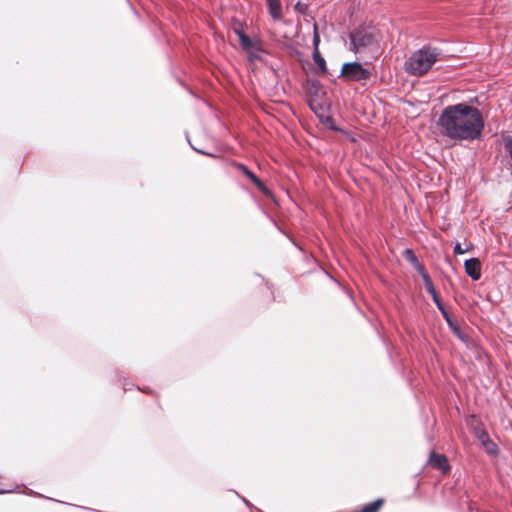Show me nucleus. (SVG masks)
I'll use <instances>...</instances> for the list:
<instances>
[{
    "mask_svg": "<svg viewBox=\"0 0 512 512\" xmlns=\"http://www.w3.org/2000/svg\"><path fill=\"white\" fill-rule=\"evenodd\" d=\"M436 126L440 135L446 139L473 142L481 138L485 120L477 107L461 102L444 107Z\"/></svg>",
    "mask_w": 512,
    "mask_h": 512,
    "instance_id": "obj_1",
    "label": "nucleus"
},
{
    "mask_svg": "<svg viewBox=\"0 0 512 512\" xmlns=\"http://www.w3.org/2000/svg\"><path fill=\"white\" fill-rule=\"evenodd\" d=\"M439 52L436 48L424 46L415 51L405 63L406 71L410 75L422 76L426 74L438 60Z\"/></svg>",
    "mask_w": 512,
    "mask_h": 512,
    "instance_id": "obj_2",
    "label": "nucleus"
},
{
    "mask_svg": "<svg viewBox=\"0 0 512 512\" xmlns=\"http://www.w3.org/2000/svg\"><path fill=\"white\" fill-rule=\"evenodd\" d=\"M350 50L357 53L377 42L374 29L359 27L349 34Z\"/></svg>",
    "mask_w": 512,
    "mask_h": 512,
    "instance_id": "obj_3",
    "label": "nucleus"
},
{
    "mask_svg": "<svg viewBox=\"0 0 512 512\" xmlns=\"http://www.w3.org/2000/svg\"><path fill=\"white\" fill-rule=\"evenodd\" d=\"M341 76L348 81L361 82L368 80L371 73L359 62H348L342 66Z\"/></svg>",
    "mask_w": 512,
    "mask_h": 512,
    "instance_id": "obj_4",
    "label": "nucleus"
},
{
    "mask_svg": "<svg viewBox=\"0 0 512 512\" xmlns=\"http://www.w3.org/2000/svg\"><path fill=\"white\" fill-rule=\"evenodd\" d=\"M235 167L249 178L262 193L266 195L270 193L264 183L247 166L242 163H235Z\"/></svg>",
    "mask_w": 512,
    "mask_h": 512,
    "instance_id": "obj_5",
    "label": "nucleus"
},
{
    "mask_svg": "<svg viewBox=\"0 0 512 512\" xmlns=\"http://www.w3.org/2000/svg\"><path fill=\"white\" fill-rule=\"evenodd\" d=\"M465 272L473 280H479L481 277V262L477 258H470L464 262Z\"/></svg>",
    "mask_w": 512,
    "mask_h": 512,
    "instance_id": "obj_6",
    "label": "nucleus"
},
{
    "mask_svg": "<svg viewBox=\"0 0 512 512\" xmlns=\"http://www.w3.org/2000/svg\"><path fill=\"white\" fill-rule=\"evenodd\" d=\"M429 465L435 469L440 470L443 474L449 470V464L446 456L441 454L431 453L429 458Z\"/></svg>",
    "mask_w": 512,
    "mask_h": 512,
    "instance_id": "obj_7",
    "label": "nucleus"
},
{
    "mask_svg": "<svg viewBox=\"0 0 512 512\" xmlns=\"http://www.w3.org/2000/svg\"><path fill=\"white\" fill-rule=\"evenodd\" d=\"M269 13L274 20L282 18V6L280 0H267Z\"/></svg>",
    "mask_w": 512,
    "mask_h": 512,
    "instance_id": "obj_8",
    "label": "nucleus"
},
{
    "mask_svg": "<svg viewBox=\"0 0 512 512\" xmlns=\"http://www.w3.org/2000/svg\"><path fill=\"white\" fill-rule=\"evenodd\" d=\"M481 441H482L483 446L485 447V450L489 454H491V455L497 454V452H498L497 445L492 440L489 439V437L486 433H483V435L481 436Z\"/></svg>",
    "mask_w": 512,
    "mask_h": 512,
    "instance_id": "obj_9",
    "label": "nucleus"
},
{
    "mask_svg": "<svg viewBox=\"0 0 512 512\" xmlns=\"http://www.w3.org/2000/svg\"><path fill=\"white\" fill-rule=\"evenodd\" d=\"M383 504H384V499L378 498L377 500H375L367 505H364L360 510H358L356 512H378Z\"/></svg>",
    "mask_w": 512,
    "mask_h": 512,
    "instance_id": "obj_10",
    "label": "nucleus"
},
{
    "mask_svg": "<svg viewBox=\"0 0 512 512\" xmlns=\"http://www.w3.org/2000/svg\"><path fill=\"white\" fill-rule=\"evenodd\" d=\"M313 60H314L315 64L318 66V68L320 69V71L322 73H326L327 72L326 61L321 56L319 51H313Z\"/></svg>",
    "mask_w": 512,
    "mask_h": 512,
    "instance_id": "obj_11",
    "label": "nucleus"
},
{
    "mask_svg": "<svg viewBox=\"0 0 512 512\" xmlns=\"http://www.w3.org/2000/svg\"><path fill=\"white\" fill-rule=\"evenodd\" d=\"M438 310L440 311V313L442 314L443 318L445 319L446 323L448 324V326L454 330L455 332H458L459 331V328L458 326L454 323V321L452 320V318L450 317L448 311L446 310V308L443 306H441L440 308H438Z\"/></svg>",
    "mask_w": 512,
    "mask_h": 512,
    "instance_id": "obj_12",
    "label": "nucleus"
},
{
    "mask_svg": "<svg viewBox=\"0 0 512 512\" xmlns=\"http://www.w3.org/2000/svg\"><path fill=\"white\" fill-rule=\"evenodd\" d=\"M426 291L431 295L432 300L435 303L437 308H440L441 306H443V303H442L434 285L431 287H428L426 289Z\"/></svg>",
    "mask_w": 512,
    "mask_h": 512,
    "instance_id": "obj_13",
    "label": "nucleus"
},
{
    "mask_svg": "<svg viewBox=\"0 0 512 512\" xmlns=\"http://www.w3.org/2000/svg\"><path fill=\"white\" fill-rule=\"evenodd\" d=\"M239 41H240L241 47L244 50L250 51L253 48V43H252L251 39L246 34L240 35Z\"/></svg>",
    "mask_w": 512,
    "mask_h": 512,
    "instance_id": "obj_14",
    "label": "nucleus"
},
{
    "mask_svg": "<svg viewBox=\"0 0 512 512\" xmlns=\"http://www.w3.org/2000/svg\"><path fill=\"white\" fill-rule=\"evenodd\" d=\"M16 488L15 482H0V494L13 492Z\"/></svg>",
    "mask_w": 512,
    "mask_h": 512,
    "instance_id": "obj_15",
    "label": "nucleus"
},
{
    "mask_svg": "<svg viewBox=\"0 0 512 512\" xmlns=\"http://www.w3.org/2000/svg\"><path fill=\"white\" fill-rule=\"evenodd\" d=\"M232 30L238 37H240L242 34H245L244 24L238 20L233 21Z\"/></svg>",
    "mask_w": 512,
    "mask_h": 512,
    "instance_id": "obj_16",
    "label": "nucleus"
},
{
    "mask_svg": "<svg viewBox=\"0 0 512 512\" xmlns=\"http://www.w3.org/2000/svg\"><path fill=\"white\" fill-rule=\"evenodd\" d=\"M308 4L306 3H302L300 1H298L295 5H294V10L300 14H303V15H306L307 12H308Z\"/></svg>",
    "mask_w": 512,
    "mask_h": 512,
    "instance_id": "obj_17",
    "label": "nucleus"
},
{
    "mask_svg": "<svg viewBox=\"0 0 512 512\" xmlns=\"http://www.w3.org/2000/svg\"><path fill=\"white\" fill-rule=\"evenodd\" d=\"M405 256L406 259L414 266L419 262L418 258L416 257L415 253L412 249H406L405 250Z\"/></svg>",
    "mask_w": 512,
    "mask_h": 512,
    "instance_id": "obj_18",
    "label": "nucleus"
},
{
    "mask_svg": "<svg viewBox=\"0 0 512 512\" xmlns=\"http://www.w3.org/2000/svg\"><path fill=\"white\" fill-rule=\"evenodd\" d=\"M504 149L512 160V137L507 136L504 138Z\"/></svg>",
    "mask_w": 512,
    "mask_h": 512,
    "instance_id": "obj_19",
    "label": "nucleus"
},
{
    "mask_svg": "<svg viewBox=\"0 0 512 512\" xmlns=\"http://www.w3.org/2000/svg\"><path fill=\"white\" fill-rule=\"evenodd\" d=\"M319 43H320V37H319L318 31H317V26L314 25V35H313L314 51H319V49H318Z\"/></svg>",
    "mask_w": 512,
    "mask_h": 512,
    "instance_id": "obj_20",
    "label": "nucleus"
},
{
    "mask_svg": "<svg viewBox=\"0 0 512 512\" xmlns=\"http://www.w3.org/2000/svg\"><path fill=\"white\" fill-rule=\"evenodd\" d=\"M421 277L423 279L425 289H427L428 287H431V286L434 285L431 277L428 274V272H425Z\"/></svg>",
    "mask_w": 512,
    "mask_h": 512,
    "instance_id": "obj_21",
    "label": "nucleus"
},
{
    "mask_svg": "<svg viewBox=\"0 0 512 512\" xmlns=\"http://www.w3.org/2000/svg\"><path fill=\"white\" fill-rule=\"evenodd\" d=\"M413 267L416 269V271H417L421 276H422L425 272H427V271H426V269H425V267H424V265H423V264H421L420 262H418L417 264H415Z\"/></svg>",
    "mask_w": 512,
    "mask_h": 512,
    "instance_id": "obj_22",
    "label": "nucleus"
},
{
    "mask_svg": "<svg viewBox=\"0 0 512 512\" xmlns=\"http://www.w3.org/2000/svg\"><path fill=\"white\" fill-rule=\"evenodd\" d=\"M465 249L462 248L461 244L460 243H456V245L454 246V253L456 255H460V254H463L465 253Z\"/></svg>",
    "mask_w": 512,
    "mask_h": 512,
    "instance_id": "obj_23",
    "label": "nucleus"
},
{
    "mask_svg": "<svg viewBox=\"0 0 512 512\" xmlns=\"http://www.w3.org/2000/svg\"><path fill=\"white\" fill-rule=\"evenodd\" d=\"M194 150H196L197 152L201 153V154H205L204 151H201V150H197L196 148L193 147ZM206 155H209V156H213L212 154H209V153H206Z\"/></svg>",
    "mask_w": 512,
    "mask_h": 512,
    "instance_id": "obj_24",
    "label": "nucleus"
}]
</instances>
